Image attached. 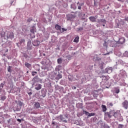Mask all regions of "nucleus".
Segmentation results:
<instances>
[{
	"mask_svg": "<svg viewBox=\"0 0 128 128\" xmlns=\"http://www.w3.org/2000/svg\"><path fill=\"white\" fill-rule=\"evenodd\" d=\"M58 118H59L60 120H62V122H68V120H66L68 118V115H65L64 116L60 114L58 117Z\"/></svg>",
	"mask_w": 128,
	"mask_h": 128,
	"instance_id": "1",
	"label": "nucleus"
},
{
	"mask_svg": "<svg viewBox=\"0 0 128 128\" xmlns=\"http://www.w3.org/2000/svg\"><path fill=\"white\" fill-rule=\"evenodd\" d=\"M32 82H34L33 84H34L36 82H42V80L40 79L37 76L33 78Z\"/></svg>",
	"mask_w": 128,
	"mask_h": 128,
	"instance_id": "2",
	"label": "nucleus"
},
{
	"mask_svg": "<svg viewBox=\"0 0 128 128\" xmlns=\"http://www.w3.org/2000/svg\"><path fill=\"white\" fill-rule=\"evenodd\" d=\"M7 39L10 38V40H12L14 38V33L12 32H7Z\"/></svg>",
	"mask_w": 128,
	"mask_h": 128,
	"instance_id": "3",
	"label": "nucleus"
},
{
	"mask_svg": "<svg viewBox=\"0 0 128 128\" xmlns=\"http://www.w3.org/2000/svg\"><path fill=\"white\" fill-rule=\"evenodd\" d=\"M123 107H124L125 110H128V100H125L124 102L122 104Z\"/></svg>",
	"mask_w": 128,
	"mask_h": 128,
	"instance_id": "4",
	"label": "nucleus"
},
{
	"mask_svg": "<svg viewBox=\"0 0 128 128\" xmlns=\"http://www.w3.org/2000/svg\"><path fill=\"white\" fill-rule=\"evenodd\" d=\"M84 114H86V116H96V114L94 113H90L86 111H84Z\"/></svg>",
	"mask_w": 128,
	"mask_h": 128,
	"instance_id": "5",
	"label": "nucleus"
},
{
	"mask_svg": "<svg viewBox=\"0 0 128 128\" xmlns=\"http://www.w3.org/2000/svg\"><path fill=\"white\" fill-rule=\"evenodd\" d=\"M35 90H42V84H36L35 85V88H34Z\"/></svg>",
	"mask_w": 128,
	"mask_h": 128,
	"instance_id": "6",
	"label": "nucleus"
},
{
	"mask_svg": "<svg viewBox=\"0 0 128 128\" xmlns=\"http://www.w3.org/2000/svg\"><path fill=\"white\" fill-rule=\"evenodd\" d=\"M40 44V42L38 40H35L33 42L32 44L34 46H38Z\"/></svg>",
	"mask_w": 128,
	"mask_h": 128,
	"instance_id": "7",
	"label": "nucleus"
},
{
	"mask_svg": "<svg viewBox=\"0 0 128 128\" xmlns=\"http://www.w3.org/2000/svg\"><path fill=\"white\" fill-rule=\"evenodd\" d=\"M89 20L92 22H96V18L94 16L89 17Z\"/></svg>",
	"mask_w": 128,
	"mask_h": 128,
	"instance_id": "8",
	"label": "nucleus"
},
{
	"mask_svg": "<svg viewBox=\"0 0 128 128\" xmlns=\"http://www.w3.org/2000/svg\"><path fill=\"white\" fill-rule=\"evenodd\" d=\"M126 42V39L124 38H121L118 40V43L120 44H124V42Z\"/></svg>",
	"mask_w": 128,
	"mask_h": 128,
	"instance_id": "9",
	"label": "nucleus"
},
{
	"mask_svg": "<svg viewBox=\"0 0 128 128\" xmlns=\"http://www.w3.org/2000/svg\"><path fill=\"white\" fill-rule=\"evenodd\" d=\"M40 108V104L38 102H36L34 104V108Z\"/></svg>",
	"mask_w": 128,
	"mask_h": 128,
	"instance_id": "10",
	"label": "nucleus"
},
{
	"mask_svg": "<svg viewBox=\"0 0 128 128\" xmlns=\"http://www.w3.org/2000/svg\"><path fill=\"white\" fill-rule=\"evenodd\" d=\"M24 66H26V68H28L29 70H32V64H30L28 62H25Z\"/></svg>",
	"mask_w": 128,
	"mask_h": 128,
	"instance_id": "11",
	"label": "nucleus"
},
{
	"mask_svg": "<svg viewBox=\"0 0 128 128\" xmlns=\"http://www.w3.org/2000/svg\"><path fill=\"white\" fill-rule=\"evenodd\" d=\"M106 116L109 117L110 118H112V116H114V113L112 112H106L105 113Z\"/></svg>",
	"mask_w": 128,
	"mask_h": 128,
	"instance_id": "12",
	"label": "nucleus"
},
{
	"mask_svg": "<svg viewBox=\"0 0 128 128\" xmlns=\"http://www.w3.org/2000/svg\"><path fill=\"white\" fill-rule=\"evenodd\" d=\"M16 104L18 106H19L20 108H22V106H24V103H22L20 100L16 101Z\"/></svg>",
	"mask_w": 128,
	"mask_h": 128,
	"instance_id": "13",
	"label": "nucleus"
},
{
	"mask_svg": "<svg viewBox=\"0 0 128 128\" xmlns=\"http://www.w3.org/2000/svg\"><path fill=\"white\" fill-rule=\"evenodd\" d=\"M41 92L42 94V98H45L46 96V91L44 89H42L41 90Z\"/></svg>",
	"mask_w": 128,
	"mask_h": 128,
	"instance_id": "14",
	"label": "nucleus"
},
{
	"mask_svg": "<svg viewBox=\"0 0 128 128\" xmlns=\"http://www.w3.org/2000/svg\"><path fill=\"white\" fill-rule=\"evenodd\" d=\"M114 92L116 94H118L120 92V87L117 86L114 88Z\"/></svg>",
	"mask_w": 128,
	"mask_h": 128,
	"instance_id": "15",
	"label": "nucleus"
},
{
	"mask_svg": "<svg viewBox=\"0 0 128 128\" xmlns=\"http://www.w3.org/2000/svg\"><path fill=\"white\" fill-rule=\"evenodd\" d=\"M101 107L102 108V112H106V110H108L106 108V106L105 105H102Z\"/></svg>",
	"mask_w": 128,
	"mask_h": 128,
	"instance_id": "16",
	"label": "nucleus"
},
{
	"mask_svg": "<svg viewBox=\"0 0 128 128\" xmlns=\"http://www.w3.org/2000/svg\"><path fill=\"white\" fill-rule=\"evenodd\" d=\"M106 21L105 19H100L98 20V22H100V24H106Z\"/></svg>",
	"mask_w": 128,
	"mask_h": 128,
	"instance_id": "17",
	"label": "nucleus"
},
{
	"mask_svg": "<svg viewBox=\"0 0 128 128\" xmlns=\"http://www.w3.org/2000/svg\"><path fill=\"white\" fill-rule=\"evenodd\" d=\"M105 72L107 74H110V72H112V70H110V68H106L105 69Z\"/></svg>",
	"mask_w": 128,
	"mask_h": 128,
	"instance_id": "18",
	"label": "nucleus"
},
{
	"mask_svg": "<svg viewBox=\"0 0 128 128\" xmlns=\"http://www.w3.org/2000/svg\"><path fill=\"white\" fill-rule=\"evenodd\" d=\"M27 46L28 50H32V42H28Z\"/></svg>",
	"mask_w": 128,
	"mask_h": 128,
	"instance_id": "19",
	"label": "nucleus"
},
{
	"mask_svg": "<svg viewBox=\"0 0 128 128\" xmlns=\"http://www.w3.org/2000/svg\"><path fill=\"white\" fill-rule=\"evenodd\" d=\"M118 116H120V114L116 112H115L114 114V116L115 118H118Z\"/></svg>",
	"mask_w": 128,
	"mask_h": 128,
	"instance_id": "20",
	"label": "nucleus"
},
{
	"mask_svg": "<svg viewBox=\"0 0 128 128\" xmlns=\"http://www.w3.org/2000/svg\"><path fill=\"white\" fill-rule=\"evenodd\" d=\"M55 28L56 30H62V26H60L58 24H56L55 26Z\"/></svg>",
	"mask_w": 128,
	"mask_h": 128,
	"instance_id": "21",
	"label": "nucleus"
},
{
	"mask_svg": "<svg viewBox=\"0 0 128 128\" xmlns=\"http://www.w3.org/2000/svg\"><path fill=\"white\" fill-rule=\"evenodd\" d=\"M0 36L2 38H4V36H6V32H1Z\"/></svg>",
	"mask_w": 128,
	"mask_h": 128,
	"instance_id": "22",
	"label": "nucleus"
},
{
	"mask_svg": "<svg viewBox=\"0 0 128 128\" xmlns=\"http://www.w3.org/2000/svg\"><path fill=\"white\" fill-rule=\"evenodd\" d=\"M6 96H1L0 100L4 101L6 100Z\"/></svg>",
	"mask_w": 128,
	"mask_h": 128,
	"instance_id": "23",
	"label": "nucleus"
},
{
	"mask_svg": "<svg viewBox=\"0 0 128 128\" xmlns=\"http://www.w3.org/2000/svg\"><path fill=\"white\" fill-rule=\"evenodd\" d=\"M78 36L75 38L74 40V42H78Z\"/></svg>",
	"mask_w": 128,
	"mask_h": 128,
	"instance_id": "24",
	"label": "nucleus"
},
{
	"mask_svg": "<svg viewBox=\"0 0 128 128\" xmlns=\"http://www.w3.org/2000/svg\"><path fill=\"white\" fill-rule=\"evenodd\" d=\"M24 42H26V40L24 39H21L20 41V44H22Z\"/></svg>",
	"mask_w": 128,
	"mask_h": 128,
	"instance_id": "25",
	"label": "nucleus"
},
{
	"mask_svg": "<svg viewBox=\"0 0 128 128\" xmlns=\"http://www.w3.org/2000/svg\"><path fill=\"white\" fill-rule=\"evenodd\" d=\"M58 62L60 64H62V58H58Z\"/></svg>",
	"mask_w": 128,
	"mask_h": 128,
	"instance_id": "26",
	"label": "nucleus"
},
{
	"mask_svg": "<svg viewBox=\"0 0 128 128\" xmlns=\"http://www.w3.org/2000/svg\"><path fill=\"white\" fill-rule=\"evenodd\" d=\"M118 128H124V125L122 124H119L118 125Z\"/></svg>",
	"mask_w": 128,
	"mask_h": 128,
	"instance_id": "27",
	"label": "nucleus"
},
{
	"mask_svg": "<svg viewBox=\"0 0 128 128\" xmlns=\"http://www.w3.org/2000/svg\"><path fill=\"white\" fill-rule=\"evenodd\" d=\"M8 72H12V66H8Z\"/></svg>",
	"mask_w": 128,
	"mask_h": 128,
	"instance_id": "28",
	"label": "nucleus"
},
{
	"mask_svg": "<svg viewBox=\"0 0 128 128\" xmlns=\"http://www.w3.org/2000/svg\"><path fill=\"white\" fill-rule=\"evenodd\" d=\"M76 18V16H74V15H70L69 20H70V18Z\"/></svg>",
	"mask_w": 128,
	"mask_h": 128,
	"instance_id": "29",
	"label": "nucleus"
},
{
	"mask_svg": "<svg viewBox=\"0 0 128 128\" xmlns=\"http://www.w3.org/2000/svg\"><path fill=\"white\" fill-rule=\"evenodd\" d=\"M32 18H28V20H27V22H32Z\"/></svg>",
	"mask_w": 128,
	"mask_h": 128,
	"instance_id": "30",
	"label": "nucleus"
},
{
	"mask_svg": "<svg viewBox=\"0 0 128 128\" xmlns=\"http://www.w3.org/2000/svg\"><path fill=\"white\" fill-rule=\"evenodd\" d=\"M30 32L32 34H34V28H32V29H30Z\"/></svg>",
	"mask_w": 128,
	"mask_h": 128,
	"instance_id": "31",
	"label": "nucleus"
},
{
	"mask_svg": "<svg viewBox=\"0 0 128 128\" xmlns=\"http://www.w3.org/2000/svg\"><path fill=\"white\" fill-rule=\"evenodd\" d=\"M4 84L1 83V84H0V88H4Z\"/></svg>",
	"mask_w": 128,
	"mask_h": 128,
	"instance_id": "32",
	"label": "nucleus"
},
{
	"mask_svg": "<svg viewBox=\"0 0 128 128\" xmlns=\"http://www.w3.org/2000/svg\"><path fill=\"white\" fill-rule=\"evenodd\" d=\"M36 74H38L36 72H32V76H34Z\"/></svg>",
	"mask_w": 128,
	"mask_h": 128,
	"instance_id": "33",
	"label": "nucleus"
},
{
	"mask_svg": "<svg viewBox=\"0 0 128 128\" xmlns=\"http://www.w3.org/2000/svg\"><path fill=\"white\" fill-rule=\"evenodd\" d=\"M104 46H108V45H106V42H104L103 44Z\"/></svg>",
	"mask_w": 128,
	"mask_h": 128,
	"instance_id": "34",
	"label": "nucleus"
},
{
	"mask_svg": "<svg viewBox=\"0 0 128 128\" xmlns=\"http://www.w3.org/2000/svg\"><path fill=\"white\" fill-rule=\"evenodd\" d=\"M28 94L29 96H32V92L30 91V92H28Z\"/></svg>",
	"mask_w": 128,
	"mask_h": 128,
	"instance_id": "35",
	"label": "nucleus"
},
{
	"mask_svg": "<svg viewBox=\"0 0 128 128\" xmlns=\"http://www.w3.org/2000/svg\"><path fill=\"white\" fill-rule=\"evenodd\" d=\"M78 30H84V28L81 27L78 28Z\"/></svg>",
	"mask_w": 128,
	"mask_h": 128,
	"instance_id": "36",
	"label": "nucleus"
},
{
	"mask_svg": "<svg viewBox=\"0 0 128 128\" xmlns=\"http://www.w3.org/2000/svg\"><path fill=\"white\" fill-rule=\"evenodd\" d=\"M101 66H102L104 64V62H101V63L100 64Z\"/></svg>",
	"mask_w": 128,
	"mask_h": 128,
	"instance_id": "37",
	"label": "nucleus"
},
{
	"mask_svg": "<svg viewBox=\"0 0 128 128\" xmlns=\"http://www.w3.org/2000/svg\"><path fill=\"white\" fill-rule=\"evenodd\" d=\"M109 106H114V104H112V103L110 102V103H109Z\"/></svg>",
	"mask_w": 128,
	"mask_h": 128,
	"instance_id": "38",
	"label": "nucleus"
},
{
	"mask_svg": "<svg viewBox=\"0 0 128 128\" xmlns=\"http://www.w3.org/2000/svg\"><path fill=\"white\" fill-rule=\"evenodd\" d=\"M17 122H22V120L20 119H17Z\"/></svg>",
	"mask_w": 128,
	"mask_h": 128,
	"instance_id": "39",
	"label": "nucleus"
},
{
	"mask_svg": "<svg viewBox=\"0 0 128 128\" xmlns=\"http://www.w3.org/2000/svg\"><path fill=\"white\" fill-rule=\"evenodd\" d=\"M78 10H82V6H78Z\"/></svg>",
	"mask_w": 128,
	"mask_h": 128,
	"instance_id": "40",
	"label": "nucleus"
},
{
	"mask_svg": "<svg viewBox=\"0 0 128 128\" xmlns=\"http://www.w3.org/2000/svg\"><path fill=\"white\" fill-rule=\"evenodd\" d=\"M62 32H66V30L64 29V28H62Z\"/></svg>",
	"mask_w": 128,
	"mask_h": 128,
	"instance_id": "41",
	"label": "nucleus"
},
{
	"mask_svg": "<svg viewBox=\"0 0 128 128\" xmlns=\"http://www.w3.org/2000/svg\"><path fill=\"white\" fill-rule=\"evenodd\" d=\"M60 78H62V75H59Z\"/></svg>",
	"mask_w": 128,
	"mask_h": 128,
	"instance_id": "42",
	"label": "nucleus"
},
{
	"mask_svg": "<svg viewBox=\"0 0 128 128\" xmlns=\"http://www.w3.org/2000/svg\"><path fill=\"white\" fill-rule=\"evenodd\" d=\"M45 70H48V67H46V68H45Z\"/></svg>",
	"mask_w": 128,
	"mask_h": 128,
	"instance_id": "43",
	"label": "nucleus"
},
{
	"mask_svg": "<svg viewBox=\"0 0 128 128\" xmlns=\"http://www.w3.org/2000/svg\"><path fill=\"white\" fill-rule=\"evenodd\" d=\"M68 80H72V79H70V76L68 77Z\"/></svg>",
	"mask_w": 128,
	"mask_h": 128,
	"instance_id": "44",
	"label": "nucleus"
},
{
	"mask_svg": "<svg viewBox=\"0 0 128 128\" xmlns=\"http://www.w3.org/2000/svg\"><path fill=\"white\" fill-rule=\"evenodd\" d=\"M2 120L0 119V124H2Z\"/></svg>",
	"mask_w": 128,
	"mask_h": 128,
	"instance_id": "45",
	"label": "nucleus"
},
{
	"mask_svg": "<svg viewBox=\"0 0 128 128\" xmlns=\"http://www.w3.org/2000/svg\"><path fill=\"white\" fill-rule=\"evenodd\" d=\"M60 68V66H58V67H57V68H56H56Z\"/></svg>",
	"mask_w": 128,
	"mask_h": 128,
	"instance_id": "46",
	"label": "nucleus"
},
{
	"mask_svg": "<svg viewBox=\"0 0 128 128\" xmlns=\"http://www.w3.org/2000/svg\"><path fill=\"white\" fill-rule=\"evenodd\" d=\"M125 54H128V52H126Z\"/></svg>",
	"mask_w": 128,
	"mask_h": 128,
	"instance_id": "47",
	"label": "nucleus"
},
{
	"mask_svg": "<svg viewBox=\"0 0 128 128\" xmlns=\"http://www.w3.org/2000/svg\"><path fill=\"white\" fill-rule=\"evenodd\" d=\"M52 124H54V122H52Z\"/></svg>",
	"mask_w": 128,
	"mask_h": 128,
	"instance_id": "48",
	"label": "nucleus"
},
{
	"mask_svg": "<svg viewBox=\"0 0 128 128\" xmlns=\"http://www.w3.org/2000/svg\"><path fill=\"white\" fill-rule=\"evenodd\" d=\"M6 52H8V50H6Z\"/></svg>",
	"mask_w": 128,
	"mask_h": 128,
	"instance_id": "49",
	"label": "nucleus"
},
{
	"mask_svg": "<svg viewBox=\"0 0 128 128\" xmlns=\"http://www.w3.org/2000/svg\"><path fill=\"white\" fill-rule=\"evenodd\" d=\"M6 52H8V50H6Z\"/></svg>",
	"mask_w": 128,
	"mask_h": 128,
	"instance_id": "50",
	"label": "nucleus"
},
{
	"mask_svg": "<svg viewBox=\"0 0 128 128\" xmlns=\"http://www.w3.org/2000/svg\"><path fill=\"white\" fill-rule=\"evenodd\" d=\"M102 26H104V24H103Z\"/></svg>",
	"mask_w": 128,
	"mask_h": 128,
	"instance_id": "51",
	"label": "nucleus"
},
{
	"mask_svg": "<svg viewBox=\"0 0 128 128\" xmlns=\"http://www.w3.org/2000/svg\"><path fill=\"white\" fill-rule=\"evenodd\" d=\"M74 88H75V89H76V88L74 87Z\"/></svg>",
	"mask_w": 128,
	"mask_h": 128,
	"instance_id": "52",
	"label": "nucleus"
},
{
	"mask_svg": "<svg viewBox=\"0 0 128 128\" xmlns=\"http://www.w3.org/2000/svg\"><path fill=\"white\" fill-rule=\"evenodd\" d=\"M127 122H128V118L127 119Z\"/></svg>",
	"mask_w": 128,
	"mask_h": 128,
	"instance_id": "53",
	"label": "nucleus"
},
{
	"mask_svg": "<svg viewBox=\"0 0 128 128\" xmlns=\"http://www.w3.org/2000/svg\"><path fill=\"white\" fill-rule=\"evenodd\" d=\"M104 78H106V77H104Z\"/></svg>",
	"mask_w": 128,
	"mask_h": 128,
	"instance_id": "54",
	"label": "nucleus"
}]
</instances>
